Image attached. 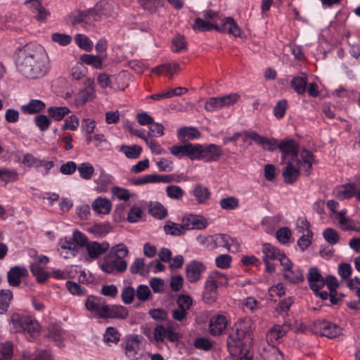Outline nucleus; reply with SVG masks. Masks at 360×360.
<instances>
[{"label":"nucleus","instance_id":"c85d7f7f","mask_svg":"<svg viewBox=\"0 0 360 360\" xmlns=\"http://www.w3.org/2000/svg\"><path fill=\"white\" fill-rule=\"evenodd\" d=\"M92 209L98 214H108L112 208V204L106 198H98L92 202Z\"/></svg>","mask_w":360,"mask_h":360},{"label":"nucleus","instance_id":"6e6552de","mask_svg":"<svg viewBox=\"0 0 360 360\" xmlns=\"http://www.w3.org/2000/svg\"><path fill=\"white\" fill-rule=\"evenodd\" d=\"M110 248V243L108 241L99 243L97 241H90L86 248L87 255L91 261L98 259L101 255L107 253Z\"/></svg>","mask_w":360,"mask_h":360},{"label":"nucleus","instance_id":"6e6d98bb","mask_svg":"<svg viewBox=\"0 0 360 360\" xmlns=\"http://www.w3.org/2000/svg\"><path fill=\"white\" fill-rule=\"evenodd\" d=\"M340 225L341 229L345 231H354L360 232V221H355L349 217L342 219Z\"/></svg>","mask_w":360,"mask_h":360},{"label":"nucleus","instance_id":"49530a36","mask_svg":"<svg viewBox=\"0 0 360 360\" xmlns=\"http://www.w3.org/2000/svg\"><path fill=\"white\" fill-rule=\"evenodd\" d=\"M141 6L150 13H155L163 6V0H139Z\"/></svg>","mask_w":360,"mask_h":360},{"label":"nucleus","instance_id":"4d7b16f0","mask_svg":"<svg viewBox=\"0 0 360 360\" xmlns=\"http://www.w3.org/2000/svg\"><path fill=\"white\" fill-rule=\"evenodd\" d=\"M166 193L172 199L179 200L184 196L185 192L179 186L169 185L166 188Z\"/></svg>","mask_w":360,"mask_h":360},{"label":"nucleus","instance_id":"e2e57ef3","mask_svg":"<svg viewBox=\"0 0 360 360\" xmlns=\"http://www.w3.org/2000/svg\"><path fill=\"white\" fill-rule=\"evenodd\" d=\"M136 296L141 302L148 300L151 296L149 288L146 285L141 284L137 287L136 290Z\"/></svg>","mask_w":360,"mask_h":360},{"label":"nucleus","instance_id":"cd10ccee","mask_svg":"<svg viewBox=\"0 0 360 360\" xmlns=\"http://www.w3.org/2000/svg\"><path fill=\"white\" fill-rule=\"evenodd\" d=\"M283 278L292 283H299L304 279L303 271L299 266L294 265L293 267L284 271Z\"/></svg>","mask_w":360,"mask_h":360},{"label":"nucleus","instance_id":"9d476101","mask_svg":"<svg viewBox=\"0 0 360 360\" xmlns=\"http://www.w3.org/2000/svg\"><path fill=\"white\" fill-rule=\"evenodd\" d=\"M181 222L184 224L186 230H202L208 226L207 220L205 217L195 214L184 216Z\"/></svg>","mask_w":360,"mask_h":360},{"label":"nucleus","instance_id":"2f4dec72","mask_svg":"<svg viewBox=\"0 0 360 360\" xmlns=\"http://www.w3.org/2000/svg\"><path fill=\"white\" fill-rule=\"evenodd\" d=\"M44 268L45 266L35 262L30 265V271L39 283H44L49 277V274L44 271Z\"/></svg>","mask_w":360,"mask_h":360},{"label":"nucleus","instance_id":"7ed1b4c3","mask_svg":"<svg viewBox=\"0 0 360 360\" xmlns=\"http://www.w3.org/2000/svg\"><path fill=\"white\" fill-rule=\"evenodd\" d=\"M128 255L129 250L125 244L115 245L98 262L99 268L108 274H122L127 269L128 263L125 258Z\"/></svg>","mask_w":360,"mask_h":360},{"label":"nucleus","instance_id":"e433bc0d","mask_svg":"<svg viewBox=\"0 0 360 360\" xmlns=\"http://www.w3.org/2000/svg\"><path fill=\"white\" fill-rule=\"evenodd\" d=\"M285 334V330L283 328V326L276 325L268 331L266 334L267 342L274 344L275 342L279 341Z\"/></svg>","mask_w":360,"mask_h":360},{"label":"nucleus","instance_id":"ea45409f","mask_svg":"<svg viewBox=\"0 0 360 360\" xmlns=\"http://www.w3.org/2000/svg\"><path fill=\"white\" fill-rule=\"evenodd\" d=\"M79 176L84 180H90L94 173V167L89 162H83L77 166Z\"/></svg>","mask_w":360,"mask_h":360},{"label":"nucleus","instance_id":"a878e982","mask_svg":"<svg viewBox=\"0 0 360 360\" xmlns=\"http://www.w3.org/2000/svg\"><path fill=\"white\" fill-rule=\"evenodd\" d=\"M262 252L263 253V259L266 260H278L279 257L283 253L277 247L272 245L270 243H266L262 245Z\"/></svg>","mask_w":360,"mask_h":360},{"label":"nucleus","instance_id":"1a4fd4ad","mask_svg":"<svg viewBox=\"0 0 360 360\" xmlns=\"http://www.w3.org/2000/svg\"><path fill=\"white\" fill-rule=\"evenodd\" d=\"M205 266L196 260L191 261L185 269L186 276L188 281L191 283H195L201 278V274L205 271Z\"/></svg>","mask_w":360,"mask_h":360},{"label":"nucleus","instance_id":"864d4df0","mask_svg":"<svg viewBox=\"0 0 360 360\" xmlns=\"http://www.w3.org/2000/svg\"><path fill=\"white\" fill-rule=\"evenodd\" d=\"M65 285L68 291L73 295L82 296L87 292L86 288L74 281H68Z\"/></svg>","mask_w":360,"mask_h":360},{"label":"nucleus","instance_id":"bb28decb","mask_svg":"<svg viewBox=\"0 0 360 360\" xmlns=\"http://www.w3.org/2000/svg\"><path fill=\"white\" fill-rule=\"evenodd\" d=\"M46 104L41 100L32 99L25 105H22L21 110L25 114H36L43 111Z\"/></svg>","mask_w":360,"mask_h":360},{"label":"nucleus","instance_id":"9b49d317","mask_svg":"<svg viewBox=\"0 0 360 360\" xmlns=\"http://www.w3.org/2000/svg\"><path fill=\"white\" fill-rule=\"evenodd\" d=\"M228 325V320L223 314H216L211 317L209 323V333L213 336L223 333Z\"/></svg>","mask_w":360,"mask_h":360},{"label":"nucleus","instance_id":"8fccbe9b","mask_svg":"<svg viewBox=\"0 0 360 360\" xmlns=\"http://www.w3.org/2000/svg\"><path fill=\"white\" fill-rule=\"evenodd\" d=\"M13 355V345L11 342L0 343V360H11Z\"/></svg>","mask_w":360,"mask_h":360},{"label":"nucleus","instance_id":"4c0bfd02","mask_svg":"<svg viewBox=\"0 0 360 360\" xmlns=\"http://www.w3.org/2000/svg\"><path fill=\"white\" fill-rule=\"evenodd\" d=\"M47 111L50 117L57 121L62 120L70 112V110L65 106H51Z\"/></svg>","mask_w":360,"mask_h":360},{"label":"nucleus","instance_id":"dca6fc26","mask_svg":"<svg viewBox=\"0 0 360 360\" xmlns=\"http://www.w3.org/2000/svg\"><path fill=\"white\" fill-rule=\"evenodd\" d=\"M140 340L138 335H132L127 339L125 345V354L131 360H138L141 355Z\"/></svg>","mask_w":360,"mask_h":360},{"label":"nucleus","instance_id":"c03bdc74","mask_svg":"<svg viewBox=\"0 0 360 360\" xmlns=\"http://www.w3.org/2000/svg\"><path fill=\"white\" fill-rule=\"evenodd\" d=\"M121 334L119 331L114 327L110 326L108 327L105 330L103 340L104 342L109 343H115L117 344L120 340Z\"/></svg>","mask_w":360,"mask_h":360},{"label":"nucleus","instance_id":"3c124183","mask_svg":"<svg viewBox=\"0 0 360 360\" xmlns=\"http://www.w3.org/2000/svg\"><path fill=\"white\" fill-rule=\"evenodd\" d=\"M262 135L259 134L255 131H242V140L244 143L248 145L252 144V141H254L257 145L259 144Z\"/></svg>","mask_w":360,"mask_h":360},{"label":"nucleus","instance_id":"09e8293b","mask_svg":"<svg viewBox=\"0 0 360 360\" xmlns=\"http://www.w3.org/2000/svg\"><path fill=\"white\" fill-rule=\"evenodd\" d=\"M12 297L13 294L10 290H1L0 291V314L7 311Z\"/></svg>","mask_w":360,"mask_h":360},{"label":"nucleus","instance_id":"aec40b11","mask_svg":"<svg viewBox=\"0 0 360 360\" xmlns=\"http://www.w3.org/2000/svg\"><path fill=\"white\" fill-rule=\"evenodd\" d=\"M129 314L128 309L122 305L106 304V312L102 315V319H125Z\"/></svg>","mask_w":360,"mask_h":360},{"label":"nucleus","instance_id":"338daca9","mask_svg":"<svg viewBox=\"0 0 360 360\" xmlns=\"http://www.w3.org/2000/svg\"><path fill=\"white\" fill-rule=\"evenodd\" d=\"M291 231L288 227L280 228L276 231V238L282 244L288 243L291 237Z\"/></svg>","mask_w":360,"mask_h":360},{"label":"nucleus","instance_id":"72a5a7b5","mask_svg":"<svg viewBox=\"0 0 360 360\" xmlns=\"http://www.w3.org/2000/svg\"><path fill=\"white\" fill-rule=\"evenodd\" d=\"M179 68V65L177 63H166L153 68L151 71L158 75H168L169 77L171 78Z\"/></svg>","mask_w":360,"mask_h":360},{"label":"nucleus","instance_id":"c756f323","mask_svg":"<svg viewBox=\"0 0 360 360\" xmlns=\"http://www.w3.org/2000/svg\"><path fill=\"white\" fill-rule=\"evenodd\" d=\"M18 180V173L15 169L0 167V181L6 186Z\"/></svg>","mask_w":360,"mask_h":360},{"label":"nucleus","instance_id":"7c9ffc66","mask_svg":"<svg viewBox=\"0 0 360 360\" xmlns=\"http://www.w3.org/2000/svg\"><path fill=\"white\" fill-rule=\"evenodd\" d=\"M148 212L153 217L159 219H163L167 216V209L160 202L157 201H150L149 202Z\"/></svg>","mask_w":360,"mask_h":360},{"label":"nucleus","instance_id":"680f3d73","mask_svg":"<svg viewBox=\"0 0 360 360\" xmlns=\"http://www.w3.org/2000/svg\"><path fill=\"white\" fill-rule=\"evenodd\" d=\"M313 238V232L307 231V233L302 234L301 237L297 241V245L301 251H304L311 244Z\"/></svg>","mask_w":360,"mask_h":360},{"label":"nucleus","instance_id":"20e7f679","mask_svg":"<svg viewBox=\"0 0 360 360\" xmlns=\"http://www.w3.org/2000/svg\"><path fill=\"white\" fill-rule=\"evenodd\" d=\"M12 322L17 332L27 333L32 338L39 333V323L31 316L13 315Z\"/></svg>","mask_w":360,"mask_h":360},{"label":"nucleus","instance_id":"a211bd4d","mask_svg":"<svg viewBox=\"0 0 360 360\" xmlns=\"http://www.w3.org/2000/svg\"><path fill=\"white\" fill-rule=\"evenodd\" d=\"M96 97L95 89L93 84L90 83L84 89L79 91L75 96V104L77 107L84 105L89 101H91Z\"/></svg>","mask_w":360,"mask_h":360},{"label":"nucleus","instance_id":"79ce46f5","mask_svg":"<svg viewBox=\"0 0 360 360\" xmlns=\"http://www.w3.org/2000/svg\"><path fill=\"white\" fill-rule=\"evenodd\" d=\"M75 41L79 48L86 51H90L94 46L92 41L83 34H77L75 37Z\"/></svg>","mask_w":360,"mask_h":360},{"label":"nucleus","instance_id":"f03ea898","mask_svg":"<svg viewBox=\"0 0 360 360\" xmlns=\"http://www.w3.org/2000/svg\"><path fill=\"white\" fill-rule=\"evenodd\" d=\"M252 320L243 319L236 322L229 335L227 347L232 355L240 356L239 360H251L250 350L252 345Z\"/></svg>","mask_w":360,"mask_h":360},{"label":"nucleus","instance_id":"a19ab883","mask_svg":"<svg viewBox=\"0 0 360 360\" xmlns=\"http://www.w3.org/2000/svg\"><path fill=\"white\" fill-rule=\"evenodd\" d=\"M259 146L264 150L273 152L278 149L279 141L275 138L262 136Z\"/></svg>","mask_w":360,"mask_h":360},{"label":"nucleus","instance_id":"5fc2aeb1","mask_svg":"<svg viewBox=\"0 0 360 360\" xmlns=\"http://www.w3.org/2000/svg\"><path fill=\"white\" fill-rule=\"evenodd\" d=\"M51 40L60 46H68L72 41V37L66 33L54 32L51 34Z\"/></svg>","mask_w":360,"mask_h":360},{"label":"nucleus","instance_id":"603ef678","mask_svg":"<svg viewBox=\"0 0 360 360\" xmlns=\"http://www.w3.org/2000/svg\"><path fill=\"white\" fill-rule=\"evenodd\" d=\"M82 63L91 65L94 68H101L102 67V59L98 56L83 54L80 57Z\"/></svg>","mask_w":360,"mask_h":360},{"label":"nucleus","instance_id":"473e14b6","mask_svg":"<svg viewBox=\"0 0 360 360\" xmlns=\"http://www.w3.org/2000/svg\"><path fill=\"white\" fill-rule=\"evenodd\" d=\"M185 228L184 224H176L170 221L166 222L164 231L166 234L174 236H179L184 234Z\"/></svg>","mask_w":360,"mask_h":360},{"label":"nucleus","instance_id":"a18cd8bd","mask_svg":"<svg viewBox=\"0 0 360 360\" xmlns=\"http://www.w3.org/2000/svg\"><path fill=\"white\" fill-rule=\"evenodd\" d=\"M290 86L298 94H303L307 89V78L295 77L291 80Z\"/></svg>","mask_w":360,"mask_h":360},{"label":"nucleus","instance_id":"052dcab7","mask_svg":"<svg viewBox=\"0 0 360 360\" xmlns=\"http://www.w3.org/2000/svg\"><path fill=\"white\" fill-rule=\"evenodd\" d=\"M73 243L77 244L78 248H86L87 245L90 243L87 236L82 233L79 231H75L73 232L72 238H71Z\"/></svg>","mask_w":360,"mask_h":360},{"label":"nucleus","instance_id":"bf43d9fd","mask_svg":"<svg viewBox=\"0 0 360 360\" xmlns=\"http://www.w3.org/2000/svg\"><path fill=\"white\" fill-rule=\"evenodd\" d=\"M136 296V290L130 285L124 286L122 290L121 297L124 304H129L133 302Z\"/></svg>","mask_w":360,"mask_h":360},{"label":"nucleus","instance_id":"f3484780","mask_svg":"<svg viewBox=\"0 0 360 360\" xmlns=\"http://www.w3.org/2000/svg\"><path fill=\"white\" fill-rule=\"evenodd\" d=\"M278 150L281 153L297 158L300 153V145L292 139H283L279 141Z\"/></svg>","mask_w":360,"mask_h":360},{"label":"nucleus","instance_id":"f257e3e1","mask_svg":"<svg viewBox=\"0 0 360 360\" xmlns=\"http://www.w3.org/2000/svg\"><path fill=\"white\" fill-rule=\"evenodd\" d=\"M15 64L19 73L29 79L44 77L50 68L48 53L35 43L27 44L16 51Z\"/></svg>","mask_w":360,"mask_h":360},{"label":"nucleus","instance_id":"13d9d810","mask_svg":"<svg viewBox=\"0 0 360 360\" xmlns=\"http://www.w3.org/2000/svg\"><path fill=\"white\" fill-rule=\"evenodd\" d=\"M323 237L331 245L337 244L340 240L338 233L332 228L325 229L323 233Z\"/></svg>","mask_w":360,"mask_h":360},{"label":"nucleus","instance_id":"39448f33","mask_svg":"<svg viewBox=\"0 0 360 360\" xmlns=\"http://www.w3.org/2000/svg\"><path fill=\"white\" fill-rule=\"evenodd\" d=\"M174 323L172 321H168L166 326L158 324L153 330L154 339L157 342H163L167 339L171 342H175L179 340L181 336L174 330Z\"/></svg>","mask_w":360,"mask_h":360},{"label":"nucleus","instance_id":"c9c22d12","mask_svg":"<svg viewBox=\"0 0 360 360\" xmlns=\"http://www.w3.org/2000/svg\"><path fill=\"white\" fill-rule=\"evenodd\" d=\"M193 194L199 204H204L210 197V192L206 187L200 184L195 186Z\"/></svg>","mask_w":360,"mask_h":360},{"label":"nucleus","instance_id":"ddd939ff","mask_svg":"<svg viewBox=\"0 0 360 360\" xmlns=\"http://www.w3.org/2000/svg\"><path fill=\"white\" fill-rule=\"evenodd\" d=\"M217 31L222 33L232 34L235 37H240L241 30L236 22L231 17H227L221 20V24L217 25Z\"/></svg>","mask_w":360,"mask_h":360},{"label":"nucleus","instance_id":"b1692460","mask_svg":"<svg viewBox=\"0 0 360 360\" xmlns=\"http://www.w3.org/2000/svg\"><path fill=\"white\" fill-rule=\"evenodd\" d=\"M196 143L175 145L169 148L170 153L174 156H189L196 155Z\"/></svg>","mask_w":360,"mask_h":360},{"label":"nucleus","instance_id":"5701e85b","mask_svg":"<svg viewBox=\"0 0 360 360\" xmlns=\"http://www.w3.org/2000/svg\"><path fill=\"white\" fill-rule=\"evenodd\" d=\"M178 139L181 141H188L198 139L201 137L200 131L193 127H183L176 132Z\"/></svg>","mask_w":360,"mask_h":360},{"label":"nucleus","instance_id":"4468645a","mask_svg":"<svg viewBox=\"0 0 360 360\" xmlns=\"http://www.w3.org/2000/svg\"><path fill=\"white\" fill-rule=\"evenodd\" d=\"M28 276L27 269L21 266H15L7 274L8 282L11 286L17 287L21 283V278Z\"/></svg>","mask_w":360,"mask_h":360},{"label":"nucleus","instance_id":"393cba45","mask_svg":"<svg viewBox=\"0 0 360 360\" xmlns=\"http://www.w3.org/2000/svg\"><path fill=\"white\" fill-rule=\"evenodd\" d=\"M300 175V169L295 167L292 162H288L282 172L284 182L290 185L294 184L298 179Z\"/></svg>","mask_w":360,"mask_h":360},{"label":"nucleus","instance_id":"58836bf2","mask_svg":"<svg viewBox=\"0 0 360 360\" xmlns=\"http://www.w3.org/2000/svg\"><path fill=\"white\" fill-rule=\"evenodd\" d=\"M69 19L72 25L81 24L85 29H89L86 11H75L69 15Z\"/></svg>","mask_w":360,"mask_h":360},{"label":"nucleus","instance_id":"0e129e2a","mask_svg":"<svg viewBox=\"0 0 360 360\" xmlns=\"http://www.w3.org/2000/svg\"><path fill=\"white\" fill-rule=\"evenodd\" d=\"M177 307L188 311L193 304V300L190 295H180L176 300Z\"/></svg>","mask_w":360,"mask_h":360},{"label":"nucleus","instance_id":"f8f14e48","mask_svg":"<svg viewBox=\"0 0 360 360\" xmlns=\"http://www.w3.org/2000/svg\"><path fill=\"white\" fill-rule=\"evenodd\" d=\"M310 289L314 292H318L325 285L324 278L316 266L311 267L307 275Z\"/></svg>","mask_w":360,"mask_h":360},{"label":"nucleus","instance_id":"de8ad7c7","mask_svg":"<svg viewBox=\"0 0 360 360\" xmlns=\"http://www.w3.org/2000/svg\"><path fill=\"white\" fill-rule=\"evenodd\" d=\"M145 184L155 183H169L172 181L169 175H160L157 174H150L143 176Z\"/></svg>","mask_w":360,"mask_h":360},{"label":"nucleus","instance_id":"6ab92c4d","mask_svg":"<svg viewBox=\"0 0 360 360\" xmlns=\"http://www.w3.org/2000/svg\"><path fill=\"white\" fill-rule=\"evenodd\" d=\"M355 184L347 183L337 186L333 191V195L340 200L351 199L354 197Z\"/></svg>","mask_w":360,"mask_h":360},{"label":"nucleus","instance_id":"2eb2a0df","mask_svg":"<svg viewBox=\"0 0 360 360\" xmlns=\"http://www.w3.org/2000/svg\"><path fill=\"white\" fill-rule=\"evenodd\" d=\"M22 163L28 167H34L43 175H46L54 166L53 161H46L45 159H22Z\"/></svg>","mask_w":360,"mask_h":360},{"label":"nucleus","instance_id":"412c9836","mask_svg":"<svg viewBox=\"0 0 360 360\" xmlns=\"http://www.w3.org/2000/svg\"><path fill=\"white\" fill-rule=\"evenodd\" d=\"M196 155L209 158H218L222 155L221 147L216 144L201 145L196 143Z\"/></svg>","mask_w":360,"mask_h":360},{"label":"nucleus","instance_id":"0eeeda50","mask_svg":"<svg viewBox=\"0 0 360 360\" xmlns=\"http://www.w3.org/2000/svg\"><path fill=\"white\" fill-rule=\"evenodd\" d=\"M106 304L103 297L94 295L88 296L85 301L86 309L96 318L102 319V315L106 312Z\"/></svg>","mask_w":360,"mask_h":360},{"label":"nucleus","instance_id":"423d86ee","mask_svg":"<svg viewBox=\"0 0 360 360\" xmlns=\"http://www.w3.org/2000/svg\"><path fill=\"white\" fill-rule=\"evenodd\" d=\"M313 330L315 333L330 339L338 337L342 332V329L339 326L326 320H317L314 321Z\"/></svg>","mask_w":360,"mask_h":360},{"label":"nucleus","instance_id":"69168bd1","mask_svg":"<svg viewBox=\"0 0 360 360\" xmlns=\"http://www.w3.org/2000/svg\"><path fill=\"white\" fill-rule=\"evenodd\" d=\"M221 101L220 97H212L206 101L205 109L207 111L213 112L222 109Z\"/></svg>","mask_w":360,"mask_h":360},{"label":"nucleus","instance_id":"f704fd0d","mask_svg":"<svg viewBox=\"0 0 360 360\" xmlns=\"http://www.w3.org/2000/svg\"><path fill=\"white\" fill-rule=\"evenodd\" d=\"M217 24L200 18L195 20V22L193 25L194 30L200 32H207L212 30H217Z\"/></svg>","mask_w":360,"mask_h":360},{"label":"nucleus","instance_id":"774afa93","mask_svg":"<svg viewBox=\"0 0 360 360\" xmlns=\"http://www.w3.org/2000/svg\"><path fill=\"white\" fill-rule=\"evenodd\" d=\"M172 49L174 52H179L186 49V42L183 36L176 35L172 39Z\"/></svg>","mask_w":360,"mask_h":360},{"label":"nucleus","instance_id":"37998d69","mask_svg":"<svg viewBox=\"0 0 360 360\" xmlns=\"http://www.w3.org/2000/svg\"><path fill=\"white\" fill-rule=\"evenodd\" d=\"M119 150L122 152L127 158H138L141 155L142 148L138 145H123L120 147Z\"/></svg>","mask_w":360,"mask_h":360},{"label":"nucleus","instance_id":"4be33fe9","mask_svg":"<svg viewBox=\"0 0 360 360\" xmlns=\"http://www.w3.org/2000/svg\"><path fill=\"white\" fill-rule=\"evenodd\" d=\"M59 251L63 258L68 259L76 256L79 248L71 238H65L60 240Z\"/></svg>","mask_w":360,"mask_h":360}]
</instances>
